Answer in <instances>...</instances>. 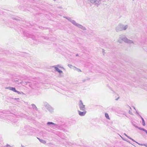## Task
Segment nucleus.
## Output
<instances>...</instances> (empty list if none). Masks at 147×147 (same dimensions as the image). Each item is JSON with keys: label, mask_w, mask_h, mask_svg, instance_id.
Returning <instances> with one entry per match:
<instances>
[{"label": "nucleus", "mask_w": 147, "mask_h": 147, "mask_svg": "<svg viewBox=\"0 0 147 147\" xmlns=\"http://www.w3.org/2000/svg\"><path fill=\"white\" fill-rule=\"evenodd\" d=\"M129 44H134V42L132 40L128 39L127 37L124 35H120L119 36V38L118 40V42L121 43L122 41Z\"/></svg>", "instance_id": "nucleus-1"}, {"label": "nucleus", "mask_w": 147, "mask_h": 147, "mask_svg": "<svg viewBox=\"0 0 147 147\" xmlns=\"http://www.w3.org/2000/svg\"><path fill=\"white\" fill-rule=\"evenodd\" d=\"M63 17L64 18L67 19L73 25L75 26L78 28L84 30H86V28L85 27L77 23L75 20H73L71 18H70L67 17L65 16Z\"/></svg>", "instance_id": "nucleus-2"}, {"label": "nucleus", "mask_w": 147, "mask_h": 147, "mask_svg": "<svg viewBox=\"0 0 147 147\" xmlns=\"http://www.w3.org/2000/svg\"><path fill=\"white\" fill-rule=\"evenodd\" d=\"M128 26L127 25L119 24L116 27L115 30L117 32L122 31V30H125L128 28Z\"/></svg>", "instance_id": "nucleus-3"}, {"label": "nucleus", "mask_w": 147, "mask_h": 147, "mask_svg": "<svg viewBox=\"0 0 147 147\" xmlns=\"http://www.w3.org/2000/svg\"><path fill=\"white\" fill-rule=\"evenodd\" d=\"M91 3L98 6L101 3V0H88Z\"/></svg>", "instance_id": "nucleus-4"}, {"label": "nucleus", "mask_w": 147, "mask_h": 147, "mask_svg": "<svg viewBox=\"0 0 147 147\" xmlns=\"http://www.w3.org/2000/svg\"><path fill=\"white\" fill-rule=\"evenodd\" d=\"M79 106L80 109L81 111L85 110V105L83 104V103L81 100H80L79 102Z\"/></svg>", "instance_id": "nucleus-5"}, {"label": "nucleus", "mask_w": 147, "mask_h": 147, "mask_svg": "<svg viewBox=\"0 0 147 147\" xmlns=\"http://www.w3.org/2000/svg\"><path fill=\"white\" fill-rule=\"evenodd\" d=\"M44 105L50 112H52L53 111V108L48 103L46 102H45L44 103Z\"/></svg>", "instance_id": "nucleus-6"}, {"label": "nucleus", "mask_w": 147, "mask_h": 147, "mask_svg": "<svg viewBox=\"0 0 147 147\" xmlns=\"http://www.w3.org/2000/svg\"><path fill=\"white\" fill-rule=\"evenodd\" d=\"M47 125H50V126L53 128H55L57 125V124L51 122H48L47 123Z\"/></svg>", "instance_id": "nucleus-7"}, {"label": "nucleus", "mask_w": 147, "mask_h": 147, "mask_svg": "<svg viewBox=\"0 0 147 147\" xmlns=\"http://www.w3.org/2000/svg\"><path fill=\"white\" fill-rule=\"evenodd\" d=\"M6 88L7 89H8L9 90H12L14 92H17L19 94H21V93L20 92L16 90L15 88L11 87H9Z\"/></svg>", "instance_id": "nucleus-8"}, {"label": "nucleus", "mask_w": 147, "mask_h": 147, "mask_svg": "<svg viewBox=\"0 0 147 147\" xmlns=\"http://www.w3.org/2000/svg\"><path fill=\"white\" fill-rule=\"evenodd\" d=\"M81 111L79 110L78 111L79 115L81 116H84L86 113V111Z\"/></svg>", "instance_id": "nucleus-9"}, {"label": "nucleus", "mask_w": 147, "mask_h": 147, "mask_svg": "<svg viewBox=\"0 0 147 147\" xmlns=\"http://www.w3.org/2000/svg\"><path fill=\"white\" fill-rule=\"evenodd\" d=\"M53 67L54 68L55 70L59 73L60 74H61L63 73V71H61L60 69H59V68H57V67H55V66H53Z\"/></svg>", "instance_id": "nucleus-10"}, {"label": "nucleus", "mask_w": 147, "mask_h": 147, "mask_svg": "<svg viewBox=\"0 0 147 147\" xmlns=\"http://www.w3.org/2000/svg\"><path fill=\"white\" fill-rule=\"evenodd\" d=\"M32 108L34 110H36V111H37L38 110V109L37 108V107H36V106L34 104H32Z\"/></svg>", "instance_id": "nucleus-11"}, {"label": "nucleus", "mask_w": 147, "mask_h": 147, "mask_svg": "<svg viewBox=\"0 0 147 147\" xmlns=\"http://www.w3.org/2000/svg\"><path fill=\"white\" fill-rule=\"evenodd\" d=\"M124 135L125 136H126L128 138H129V139H130L131 140H132L133 141L135 142V140H134V139H133L131 138L129 136H128L126 134L124 133Z\"/></svg>", "instance_id": "nucleus-12"}, {"label": "nucleus", "mask_w": 147, "mask_h": 147, "mask_svg": "<svg viewBox=\"0 0 147 147\" xmlns=\"http://www.w3.org/2000/svg\"><path fill=\"white\" fill-rule=\"evenodd\" d=\"M105 117L107 119H109V120H110V119L108 113H105Z\"/></svg>", "instance_id": "nucleus-13"}, {"label": "nucleus", "mask_w": 147, "mask_h": 147, "mask_svg": "<svg viewBox=\"0 0 147 147\" xmlns=\"http://www.w3.org/2000/svg\"><path fill=\"white\" fill-rule=\"evenodd\" d=\"M73 67L75 69H74L75 70H76V71H78V72H81V70L78 69V68H76V67Z\"/></svg>", "instance_id": "nucleus-14"}, {"label": "nucleus", "mask_w": 147, "mask_h": 147, "mask_svg": "<svg viewBox=\"0 0 147 147\" xmlns=\"http://www.w3.org/2000/svg\"><path fill=\"white\" fill-rule=\"evenodd\" d=\"M56 67H57V68H63V67L61 66L60 65H55Z\"/></svg>", "instance_id": "nucleus-15"}, {"label": "nucleus", "mask_w": 147, "mask_h": 147, "mask_svg": "<svg viewBox=\"0 0 147 147\" xmlns=\"http://www.w3.org/2000/svg\"><path fill=\"white\" fill-rule=\"evenodd\" d=\"M40 142L44 144H45L46 143V141L44 140L41 139L40 140Z\"/></svg>", "instance_id": "nucleus-16"}, {"label": "nucleus", "mask_w": 147, "mask_h": 147, "mask_svg": "<svg viewBox=\"0 0 147 147\" xmlns=\"http://www.w3.org/2000/svg\"><path fill=\"white\" fill-rule=\"evenodd\" d=\"M138 129L140 130H142L145 132V131H146V130L145 129H144L143 128H142V127H139V128H138Z\"/></svg>", "instance_id": "nucleus-17"}, {"label": "nucleus", "mask_w": 147, "mask_h": 147, "mask_svg": "<svg viewBox=\"0 0 147 147\" xmlns=\"http://www.w3.org/2000/svg\"><path fill=\"white\" fill-rule=\"evenodd\" d=\"M142 124L144 126H145L146 125L145 121H144V119H143V120H142Z\"/></svg>", "instance_id": "nucleus-18"}, {"label": "nucleus", "mask_w": 147, "mask_h": 147, "mask_svg": "<svg viewBox=\"0 0 147 147\" xmlns=\"http://www.w3.org/2000/svg\"><path fill=\"white\" fill-rule=\"evenodd\" d=\"M135 142H136V143H137L139 145L141 146H145V144H140V143H139L137 142L136 141Z\"/></svg>", "instance_id": "nucleus-19"}, {"label": "nucleus", "mask_w": 147, "mask_h": 147, "mask_svg": "<svg viewBox=\"0 0 147 147\" xmlns=\"http://www.w3.org/2000/svg\"><path fill=\"white\" fill-rule=\"evenodd\" d=\"M68 66L70 68H71V67L72 66L70 64H68Z\"/></svg>", "instance_id": "nucleus-20"}, {"label": "nucleus", "mask_w": 147, "mask_h": 147, "mask_svg": "<svg viewBox=\"0 0 147 147\" xmlns=\"http://www.w3.org/2000/svg\"><path fill=\"white\" fill-rule=\"evenodd\" d=\"M135 127H136L137 128H138H138H139V127H138V126H137V125H135Z\"/></svg>", "instance_id": "nucleus-21"}, {"label": "nucleus", "mask_w": 147, "mask_h": 147, "mask_svg": "<svg viewBox=\"0 0 147 147\" xmlns=\"http://www.w3.org/2000/svg\"><path fill=\"white\" fill-rule=\"evenodd\" d=\"M140 116L141 118V119H142V120H143V119H144L141 116H140Z\"/></svg>", "instance_id": "nucleus-22"}, {"label": "nucleus", "mask_w": 147, "mask_h": 147, "mask_svg": "<svg viewBox=\"0 0 147 147\" xmlns=\"http://www.w3.org/2000/svg\"><path fill=\"white\" fill-rule=\"evenodd\" d=\"M140 116L141 118V119H142V120H143V119H144L141 116H140Z\"/></svg>", "instance_id": "nucleus-23"}, {"label": "nucleus", "mask_w": 147, "mask_h": 147, "mask_svg": "<svg viewBox=\"0 0 147 147\" xmlns=\"http://www.w3.org/2000/svg\"><path fill=\"white\" fill-rule=\"evenodd\" d=\"M21 147H25V146L22 145H21Z\"/></svg>", "instance_id": "nucleus-24"}, {"label": "nucleus", "mask_w": 147, "mask_h": 147, "mask_svg": "<svg viewBox=\"0 0 147 147\" xmlns=\"http://www.w3.org/2000/svg\"><path fill=\"white\" fill-rule=\"evenodd\" d=\"M37 139H38V140H39V141H40V140H41V139H40V138H37Z\"/></svg>", "instance_id": "nucleus-25"}, {"label": "nucleus", "mask_w": 147, "mask_h": 147, "mask_svg": "<svg viewBox=\"0 0 147 147\" xmlns=\"http://www.w3.org/2000/svg\"><path fill=\"white\" fill-rule=\"evenodd\" d=\"M78 56V54H77L76 55V56Z\"/></svg>", "instance_id": "nucleus-26"}, {"label": "nucleus", "mask_w": 147, "mask_h": 147, "mask_svg": "<svg viewBox=\"0 0 147 147\" xmlns=\"http://www.w3.org/2000/svg\"><path fill=\"white\" fill-rule=\"evenodd\" d=\"M145 146L146 147H147V145L145 144V146Z\"/></svg>", "instance_id": "nucleus-27"}, {"label": "nucleus", "mask_w": 147, "mask_h": 147, "mask_svg": "<svg viewBox=\"0 0 147 147\" xmlns=\"http://www.w3.org/2000/svg\"><path fill=\"white\" fill-rule=\"evenodd\" d=\"M145 132L146 133V134H147V130H146Z\"/></svg>", "instance_id": "nucleus-28"}, {"label": "nucleus", "mask_w": 147, "mask_h": 147, "mask_svg": "<svg viewBox=\"0 0 147 147\" xmlns=\"http://www.w3.org/2000/svg\"><path fill=\"white\" fill-rule=\"evenodd\" d=\"M15 99H19V98H15Z\"/></svg>", "instance_id": "nucleus-29"}, {"label": "nucleus", "mask_w": 147, "mask_h": 147, "mask_svg": "<svg viewBox=\"0 0 147 147\" xmlns=\"http://www.w3.org/2000/svg\"><path fill=\"white\" fill-rule=\"evenodd\" d=\"M136 113L138 114H139V113H138V112L136 111Z\"/></svg>", "instance_id": "nucleus-30"}, {"label": "nucleus", "mask_w": 147, "mask_h": 147, "mask_svg": "<svg viewBox=\"0 0 147 147\" xmlns=\"http://www.w3.org/2000/svg\"><path fill=\"white\" fill-rule=\"evenodd\" d=\"M134 109L135 110H136V109H135V107H134Z\"/></svg>", "instance_id": "nucleus-31"}, {"label": "nucleus", "mask_w": 147, "mask_h": 147, "mask_svg": "<svg viewBox=\"0 0 147 147\" xmlns=\"http://www.w3.org/2000/svg\"><path fill=\"white\" fill-rule=\"evenodd\" d=\"M121 137V138H122L124 140V139H123V138Z\"/></svg>", "instance_id": "nucleus-32"}, {"label": "nucleus", "mask_w": 147, "mask_h": 147, "mask_svg": "<svg viewBox=\"0 0 147 147\" xmlns=\"http://www.w3.org/2000/svg\"><path fill=\"white\" fill-rule=\"evenodd\" d=\"M8 146H8V147H9V145H8Z\"/></svg>", "instance_id": "nucleus-33"}, {"label": "nucleus", "mask_w": 147, "mask_h": 147, "mask_svg": "<svg viewBox=\"0 0 147 147\" xmlns=\"http://www.w3.org/2000/svg\"><path fill=\"white\" fill-rule=\"evenodd\" d=\"M134 0H132V1H134Z\"/></svg>", "instance_id": "nucleus-34"}]
</instances>
